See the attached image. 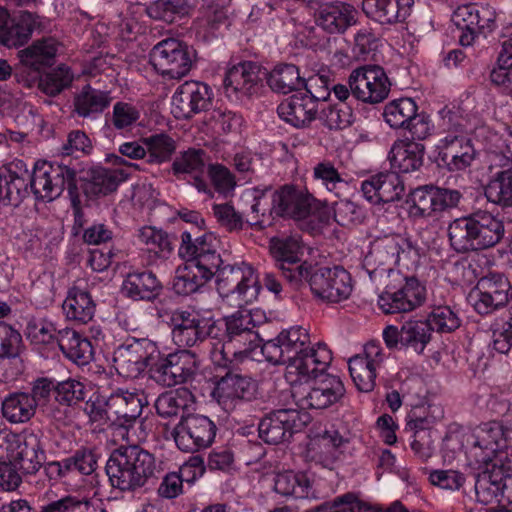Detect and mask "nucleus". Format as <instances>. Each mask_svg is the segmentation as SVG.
Wrapping results in <instances>:
<instances>
[{
  "instance_id": "nucleus-1",
  "label": "nucleus",
  "mask_w": 512,
  "mask_h": 512,
  "mask_svg": "<svg viewBox=\"0 0 512 512\" xmlns=\"http://www.w3.org/2000/svg\"><path fill=\"white\" fill-rule=\"evenodd\" d=\"M118 429L130 445L115 449L105 469L112 487L132 492L143 487L154 476V456L137 445L148 439L151 425L140 416L132 425L120 426Z\"/></svg>"
},
{
  "instance_id": "nucleus-2",
  "label": "nucleus",
  "mask_w": 512,
  "mask_h": 512,
  "mask_svg": "<svg viewBox=\"0 0 512 512\" xmlns=\"http://www.w3.org/2000/svg\"><path fill=\"white\" fill-rule=\"evenodd\" d=\"M510 428L499 421L482 423L473 430H459L449 433L443 448L454 454L464 450L468 465L488 464L501 459L508 460L503 452L507 447Z\"/></svg>"
},
{
  "instance_id": "nucleus-3",
  "label": "nucleus",
  "mask_w": 512,
  "mask_h": 512,
  "mask_svg": "<svg viewBox=\"0 0 512 512\" xmlns=\"http://www.w3.org/2000/svg\"><path fill=\"white\" fill-rule=\"evenodd\" d=\"M213 324L219 329L210 341V359L216 367L230 370L249 357L250 346L258 339L256 323L250 312H239Z\"/></svg>"
},
{
  "instance_id": "nucleus-4",
  "label": "nucleus",
  "mask_w": 512,
  "mask_h": 512,
  "mask_svg": "<svg viewBox=\"0 0 512 512\" xmlns=\"http://www.w3.org/2000/svg\"><path fill=\"white\" fill-rule=\"evenodd\" d=\"M452 248L460 253L495 246L504 236L502 220L486 211H479L452 221L448 226Z\"/></svg>"
},
{
  "instance_id": "nucleus-5",
  "label": "nucleus",
  "mask_w": 512,
  "mask_h": 512,
  "mask_svg": "<svg viewBox=\"0 0 512 512\" xmlns=\"http://www.w3.org/2000/svg\"><path fill=\"white\" fill-rule=\"evenodd\" d=\"M418 260V249L405 237L393 234L372 242L370 251L364 258V267L371 278L380 270L395 274L400 279L399 273H395L393 267L399 265L409 269Z\"/></svg>"
},
{
  "instance_id": "nucleus-6",
  "label": "nucleus",
  "mask_w": 512,
  "mask_h": 512,
  "mask_svg": "<svg viewBox=\"0 0 512 512\" xmlns=\"http://www.w3.org/2000/svg\"><path fill=\"white\" fill-rule=\"evenodd\" d=\"M215 275L217 291L230 306L243 308L257 300L261 284L251 265H220Z\"/></svg>"
},
{
  "instance_id": "nucleus-7",
  "label": "nucleus",
  "mask_w": 512,
  "mask_h": 512,
  "mask_svg": "<svg viewBox=\"0 0 512 512\" xmlns=\"http://www.w3.org/2000/svg\"><path fill=\"white\" fill-rule=\"evenodd\" d=\"M75 177V170L67 165L57 162H38L31 176V190L36 199L50 202L58 198L67 187L73 205H76V199L73 197L76 189Z\"/></svg>"
},
{
  "instance_id": "nucleus-8",
  "label": "nucleus",
  "mask_w": 512,
  "mask_h": 512,
  "mask_svg": "<svg viewBox=\"0 0 512 512\" xmlns=\"http://www.w3.org/2000/svg\"><path fill=\"white\" fill-rule=\"evenodd\" d=\"M270 251L283 278L293 288H300L312 265L307 261H301L303 256L301 239L298 236L272 238Z\"/></svg>"
},
{
  "instance_id": "nucleus-9",
  "label": "nucleus",
  "mask_w": 512,
  "mask_h": 512,
  "mask_svg": "<svg viewBox=\"0 0 512 512\" xmlns=\"http://www.w3.org/2000/svg\"><path fill=\"white\" fill-rule=\"evenodd\" d=\"M304 282H308L316 298L328 303H338L348 299L353 289L350 274L340 266L311 265Z\"/></svg>"
},
{
  "instance_id": "nucleus-10",
  "label": "nucleus",
  "mask_w": 512,
  "mask_h": 512,
  "mask_svg": "<svg viewBox=\"0 0 512 512\" xmlns=\"http://www.w3.org/2000/svg\"><path fill=\"white\" fill-rule=\"evenodd\" d=\"M195 51L186 43L167 38L157 43L151 52L155 69L163 76L180 79L186 76L195 60Z\"/></svg>"
},
{
  "instance_id": "nucleus-11",
  "label": "nucleus",
  "mask_w": 512,
  "mask_h": 512,
  "mask_svg": "<svg viewBox=\"0 0 512 512\" xmlns=\"http://www.w3.org/2000/svg\"><path fill=\"white\" fill-rule=\"evenodd\" d=\"M160 349L156 342L142 338L133 339L117 348L114 363L120 375L127 378L138 377L147 367H156Z\"/></svg>"
},
{
  "instance_id": "nucleus-12",
  "label": "nucleus",
  "mask_w": 512,
  "mask_h": 512,
  "mask_svg": "<svg viewBox=\"0 0 512 512\" xmlns=\"http://www.w3.org/2000/svg\"><path fill=\"white\" fill-rule=\"evenodd\" d=\"M171 335L178 347H193L206 338L208 345L217 337L218 325L213 321L201 317L195 311L175 310L170 318Z\"/></svg>"
},
{
  "instance_id": "nucleus-13",
  "label": "nucleus",
  "mask_w": 512,
  "mask_h": 512,
  "mask_svg": "<svg viewBox=\"0 0 512 512\" xmlns=\"http://www.w3.org/2000/svg\"><path fill=\"white\" fill-rule=\"evenodd\" d=\"M352 96L367 104H378L390 92L391 83L385 70L378 65H364L354 69L348 78Z\"/></svg>"
},
{
  "instance_id": "nucleus-14",
  "label": "nucleus",
  "mask_w": 512,
  "mask_h": 512,
  "mask_svg": "<svg viewBox=\"0 0 512 512\" xmlns=\"http://www.w3.org/2000/svg\"><path fill=\"white\" fill-rule=\"evenodd\" d=\"M345 392V386L340 377L326 374L316 378L307 388L301 386L293 388L292 395L303 409H326L339 403Z\"/></svg>"
},
{
  "instance_id": "nucleus-15",
  "label": "nucleus",
  "mask_w": 512,
  "mask_h": 512,
  "mask_svg": "<svg viewBox=\"0 0 512 512\" xmlns=\"http://www.w3.org/2000/svg\"><path fill=\"white\" fill-rule=\"evenodd\" d=\"M331 360V351L325 343L306 347L303 353L293 357L286 365L285 379L293 388L299 387L309 379L318 378V374L326 370Z\"/></svg>"
},
{
  "instance_id": "nucleus-16",
  "label": "nucleus",
  "mask_w": 512,
  "mask_h": 512,
  "mask_svg": "<svg viewBox=\"0 0 512 512\" xmlns=\"http://www.w3.org/2000/svg\"><path fill=\"white\" fill-rule=\"evenodd\" d=\"M216 425L207 416L182 415L172 435L176 446L183 452L194 453L209 447L216 436Z\"/></svg>"
},
{
  "instance_id": "nucleus-17",
  "label": "nucleus",
  "mask_w": 512,
  "mask_h": 512,
  "mask_svg": "<svg viewBox=\"0 0 512 512\" xmlns=\"http://www.w3.org/2000/svg\"><path fill=\"white\" fill-rule=\"evenodd\" d=\"M200 361L196 354L190 350H180L168 354L165 358L159 357L151 377L159 384L167 387L192 381L198 374Z\"/></svg>"
},
{
  "instance_id": "nucleus-18",
  "label": "nucleus",
  "mask_w": 512,
  "mask_h": 512,
  "mask_svg": "<svg viewBox=\"0 0 512 512\" xmlns=\"http://www.w3.org/2000/svg\"><path fill=\"white\" fill-rule=\"evenodd\" d=\"M217 244L218 240L212 233L193 236L192 231L186 229L181 233L178 253L186 262L215 275L223 262L217 252Z\"/></svg>"
},
{
  "instance_id": "nucleus-19",
  "label": "nucleus",
  "mask_w": 512,
  "mask_h": 512,
  "mask_svg": "<svg viewBox=\"0 0 512 512\" xmlns=\"http://www.w3.org/2000/svg\"><path fill=\"white\" fill-rule=\"evenodd\" d=\"M398 286L388 284L379 295L378 305L386 314L410 312L421 306L427 296L426 288L415 278L401 279Z\"/></svg>"
},
{
  "instance_id": "nucleus-20",
  "label": "nucleus",
  "mask_w": 512,
  "mask_h": 512,
  "mask_svg": "<svg viewBox=\"0 0 512 512\" xmlns=\"http://www.w3.org/2000/svg\"><path fill=\"white\" fill-rule=\"evenodd\" d=\"M512 297V286L507 277L490 273L479 279L471 298L473 306L481 315H487L504 307Z\"/></svg>"
},
{
  "instance_id": "nucleus-21",
  "label": "nucleus",
  "mask_w": 512,
  "mask_h": 512,
  "mask_svg": "<svg viewBox=\"0 0 512 512\" xmlns=\"http://www.w3.org/2000/svg\"><path fill=\"white\" fill-rule=\"evenodd\" d=\"M314 203L315 198L306 188L284 185L272 194L271 214L302 220L310 215Z\"/></svg>"
},
{
  "instance_id": "nucleus-22",
  "label": "nucleus",
  "mask_w": 512,
  "mask_h": 512,
  "mask_svg": "<svg viewBox=\"0 0 512 512\" xmlns=\"http://www.w3.org/2000/svg\"><path fill=\"white\" fill-rule=\"evenodd\" d=\"M211 88L202 82L186 81L172 96V113L176 118L187 119L194 114L205 111L211 104Z\"/></svg>"
},
{
  "instance_id": "nucleus-23",
  "label": "nucleus",
  "mask_w": 512,
  "mask_h": 512,
  "mask_svg": "<svg viewBox=\"0 0 512 512\" xmlns=\"http://www.w3.org/2000/svg\"><path fill=\"white\" fill-rule=\"evenodd\" d=\"M113 426H130L148 405L145 393L136 388H117L109 396Z\"/></svg>"
},
{
  "instance_id": "nucleus-24",
  "label": "nucleus",
  "mask_w": 512,
  "mask_h": 512,
  "mask_svg": "<svg viewBox=\"0 0 512 512\" xmlns=\"http://www.w3.org/2000/svg\"><path fill=\"white\" fill-rule=\"evenodd\" d=\"M319 97L306 87L283 100L277 112L279 117L296 128L308 126L315 120L319 110Z\"/></svg>"
},
{
  "instance_id": "nucleus-25",
  "label": "nucleus",
  "mask_w": 512,
  "mask_h": 512,
  "mask_svg": "<svg viewBox=\"0 0 512 512\" xmlns=\"http://www.w3.org/2000/svg\"><path fill=\"white\" fill-rule=\"evenodd\" d=\"M299 413L294 409H279L267 414L259 423L260 438L268 444L286 441L298 428Z\"/></svg>"
},
{
  "instance_id": "nucleus-26",
  "label": "nucleus",
  "mask_w": 512,
  "mask_h": 512,
  "mask_svg": "<svg viewBox=\"0 0 512 512\" xmlns=\"http://www.w3.org/2000/svg\"><path fill=\"white\" fill-rule=\"evenodd\" d=\"M439 156L449 171H462L475 159V149L466 134L457 131L441 140Z\"/></svg>"
},
{
  "instance_id": "nucleus-27",
  "label": "nucleus",
  "mask_w": 512,
  "mask_h": 512,
  "mask_svg": "<svg viewBox=\"0 0 512 512\" xmlns=\"http://www.w3.org/2000/svg\"><path fill=\"white\" fill-rule=\"evenodd\" d=\"M364 198L372 204L390 203L401 198L403 183L398 173H379L364 180L361 184Z\"/></svg>"
},
{
  "instance_id": "nucleus-28",
  "label": "nucleus",
  "mask_w": 512,
  "mask_h": 512,
  "mask_svg": "<svg viewBox=\"0 0 512 512\" xmlns=\"http://www.w3.org/2000/svg\"><path fill=\"white\" fill-rule=\"evenodd\" d=\"M260 66L251 61H245L232 66L224 78V90L227 97L239 100L251 95L259 80Z\"/></svg>"
},
{
  "instance_id": "nucleus-29",
  "label": "nucleus",
  "mask_w": 512,
  "mask_h": 512,
  "mask_svg": "<svg viewBox=\"0 0 512 512\" xmlns=\"http://www.w3.org/2000/svg\"><path fill=\"white\" fill-rule=\"evenodd\" d=\"M346 439L337 430H326L308 444L307 457L325 468L332 469L342 454Z\"/></svg>"
},
{
  "instance_id": "nucleus-30",
  "label": "nucleus",
  "mask_w": 512,
  "mask_h": 512,
  "mask_svg": "<svg viewBox=\"0 0 512 512\" xmlns=\"http://www.w3.org/2000/svg\"><path fill=\"white\" fill-rule=\"evenodd\" d=\"M414 0H363L362 9L382 25L401 23L410 15Z\"/></svg>"
},
{
  "instance_id": "nucleus-31",
  "label": "nucleus",
  "mask_w": 512,
  "mask_h": 512,
  "mask_svg": "<svg viewBox=\"0 0 512 512\" xmlns=\"http://www.w3.org/2000/svg\"><path fill=\"white\" fill-rule=\"evenodd\" d=\"M357 21L356 9L345 2L321 4L318 8L316 23L328 33H342Z\"/></svg>"
},
{
  "instance_id": "nucleus-32",
  "label": "nucleus",
  "mask_w": 512,
  "mask_h": 512,
  "mask_svg": "<svg viewBox=\"0 0 512 512\" xmlns=\"http://www.w3.org/2000/svg\"><path fill=\"white\" fill-rule=\"evenodd\" d=\"M482 470L476 476L475 495L476 500L484 505L495 501L501 502V479L503 478V463L501 459L495 462L479 465H470Z\"/></svg>"
},
{
  "instance_id": "nucleus-33",
  "label": "nucleus",
  "mask_w": 512,
  "mask_h": 512,
  "mask_svg": "<svg viewBox=\"0 0 512 512\" xmlns=\"http://www.w3.org/2000/svg\"><path fill=\"white\" fill-rule=\"evenodd\" d=\"M425 147L422 143L410 140H397L392 145L388 159L396 173H410L423 165Z\"/></svg>"
},
{
  "instance_id": "nucleus-34",
  "label": "nucleus",
  "mask_w": 512,
  "mask_h": 512,
  "mask_svg": "<svg viewBox=\"0 0 512 512\" xmlns=\"http://www.w3.org/2000/svg\"><path fill=\"white\" fill-rule=\"evenodd\" d=\"M27 171H14L10 164L0 170V205L19 206L28 194Z\"/></svg>"
},
{
  "instance_id": "nucleus-35",
  "label": "nucleus",
  "mask_w": 512,
  "mask_h": 512,
  "mask_svg": "<svg viewBox=\"0 0 512 512\" xmlns=\"http://www.w3.org/2000/svg\"><path fill=\"white\" fill-rule=\"evenodd\" d=\"M253 390L254 384L250 378L228 372L217 382L213 396L218 403L226 405L235 400L250 399Z\"/></svg>"
},
{
  "instance_id": "nucleus-36",
  "label": "nucleus",
  "mask_w": 512,
  "mask_h": 512,
  "mask_svg": "<svg viewBox=\"0 0 512 512\" xmlns=\"http://www.w3.org/2000/svg\"><path fill=\"white\" fill-rule=\"evenodd\" d=\"M59 42L52 38H42L34 41L30 46L18 52L20 63L36 69H44L55 62Z\"/></svg>"
},
{
  "instance_id": "nucleus-37",
  "label": "nucleus",
  "mask_w": 512,
  "mask_h": 512,
  "mask_svg": "<svg viewBox=\"0 0 512 512\" xmlns=\"http://www.w3.org/2000/svg\"><path fill=\"white\" fill-rule=\"evenodd\" d=\"M57 346L68 359L78 365L88 364L93 357L91 343L70 328L58 330Z\"/></svg>"
},
{
  "instance_id": "nucleus-38",
  "label": "nucleus",
  "mask_w": 512,
  "mask_h": 512,
  "mask_svg": "<svg viewBox=\"0 0 512 512\" xmlns=\"http://www.w3.org/2000/svg\"><path fill=\"white\" fill-rule=\"evenodd\" d=\"M95 302L90 293L79 287H72L62 304L63 312L68 320L86 324L95 314Z\"/></svg>"
},
{
  "instance_id": "nucleus-39",
  "label": "nucleus",
  "mask_w": 512,
  "mask_h": 512,
  "mask_svg": "<svg viewBox=\"0 0 512 512\" xmlns=\"http://www.w3.org/2000/svg\"><path fill=\"white\" fill-rule=\"evenodd\" d=\"M36 409L34 398L26 392L10 393L2 400L3 417L13 424L29 421L35 415Z\"/></svg>"
},
{
  "instance_id": "nucleus-40",
  "label": "nucleus",
  "mask_w": 512,
  "mask_h": 512,
  "mask_svg": "<svg viewBox=\"0 0 512 512\" xmlns=\"http://www.w3.org/2000/svg\"><path fill=\"white\" fill-rule=\"evenodd\" d=\"M160 288L161 284L152 272H133L123 281L122 293L133 300H151Z\"/></svg>"
},
{
  "instance_id": "nucleus-41",
  "label": "nucleus",
  "mask_w": 512,
  "mask_h": 512,
  "mask_svg": "<svg viewBox=\"0 0 512 512\" xmlns=\"http://www.w3.org/2000/svg\"><path fill=\"white\" fill-rule=\"evenodd\" d=\"M194 406V397L186 388L167 391L158 396L155 408L159 416L163 418L184 415Z\"/></svg>"
},
{
  "instance_id": "nucleus-42",
  "label": "nucleus",
  "mask_w": 512,
  "mask_h": 512,
  "mask_svg": "<svg viewBox=\"0 0 512 512\" xmlns=\"http://www.w3.org/2000/svg\"><path fill=\"white\" fill-rule=\"evenodd\" d=\"M39 512H107L104 502L95 497L65 495L41 507Z\"/></svg>"
},
{
  "instance_id": "nucleus-43",
  "label": "nucleus",
  "mask_w": 512,
  "mask_h": 512,
  "mask_svg": "<svg viewBox=\"0 0 512 512\" xmlns=\"http://www.w3.org/2000/svg\"><path fill=\"white\" fill-rule=\"evenodd\" d=\"M311 482L303 473L291 470L279 472L274 477V491L283 497H313Z\"/></svg>"
},
{
  "instance_id": "nucleus-44",
  "label": "nucleus",
  "mask_w": 512,
  "mask_h": 512,
  "mask_svg": "<svg viewBox=\"0 0 512 512\" xmlns=\"http://www.w3.org/2000/svg\"><path fill=\"white\" fill-rule=\"evenodd\" d=\"M39 25L38 18L33 13L24 11L13 18L8 29L2 34L0 44L11 48L24 45Z\"/></svg>"
},
{
  "instance_id": "nucleus-45",
  "label": "nucleus",
  "mask_w": 512,
  "mask_h": 512,
  "mask_svg": "<svg viewBox=\"0 0 512 512\" xmlns=\"http://www.w3.org/2000/svg\"><path fill=\"white\" fill-rule=\"evenodd\" d=\"M268 86L277 93L288 94L306 87V80L300 76L297 66L283 64L276 66L267 77Z\"/></svg>"
},
{
  "instance_id": "nucleus-46",
  "label": "nucleus",
  "mask_w": 512,
  "mask_h": 512,
  "mask_svg": "<svg viewBox=\"0 0 512 512\" xmlns=\"http://www.w3.org/2000/svg\"><path fill=\"white\" fill-rule=\"evenodd\" d=\"M214 275L188 262L179 266L173 280V290L178 295H190L197 292Z\"/></svg>"
},
{
  "instance_id": "nucleus-47",
  "label": "nucleus",
  "mask_w": 512,
  "mask_h": 512,
  "mask_svg": "<svg viewBox=\"0 0 512 512\" xmlns=\"http://www.w3.org/2000/svg\"><path fill=\"white\" fill-rule=\"evenodd\" d=\"M490 203L502 208L512 207V167L494 173L484 190Z\"/></svg>"
},
{
  "instance_id": "nucleus-48",
  "label": "nucleus",
  "mask_w": 512,
  "mask_h": 512,
  "mask_svg": "<svg viewBox=\"0 0 512 512\" xmlns=\"http://www.w3.org/2000/svg\"><path fill=\"white\" fill-rule=\"evenodd\" d=\"M109 104V94L90 85L84 86L74 98L75 111L84 118L101 114Z\"/></svg>"
},
{
  "instance_id": "nucleus-49",
  "label": "nucleus",
  "mask_w": 512,
  "mask_h": 512,
  "mask_svg": "<svg viewBox=\"0 0 512 512\" xmlns=\"http://www.w3.org/2000/svg\"><path fill=\"white\" fill-rule=\"evenodd\" d=\"M129 177L126 170H111L97 167L91 170V178L85 191L92 195H106L117 189L118 185Z\"/></svg>"
},
{
  "instance_id": "nucleus-50",
  "label": "nucleus",
  "mask_w": 512,
  "mask_h": 512,
  "mask_svg": "<svg viewBox=\"0 0 512 512\" xmlns=\"http://www.w3.org/2000/svg\"><path fill=\"white\" fill-rule=\"evenodd\" d=\"M190 12L188 0H155L146 7L147 15L171 24L185 18Z\"/></svg>"
},
{
  "instance_id": "nucleus-51",
  "label": "nucleus",
  "mask_w": 512,
  "mask_h": 512,
  "mask_svg": "<svg viewBox=\"0 0 512 512\" xmlns=\"http://www.w3.org/2000/svg\"><path fill=\"white\" fill-rule=\"evenodd\" d=\"M418 107L411 98H399L388 102L383 109L384 121L393 129L405 128L415 116Z\"/></svg>"
},
{
  "instance_id": "nucleus-52",
  "label": "nucleus",
  "mask_w": 512,
  "mask_h": 512,
  "mask_svg": "<svg viewBox=\"0 0 512 512\" xmlns=\"http://www.w3.org/2000/svg\"><path fill=\"white\" fill-rule=\"evenodd\" d=\"M480 10L481 6L463 5L454 11L452 21L461 31V34L459 35V42L462 46H469L472 44L476 36V20L479 18Z\"/></svg>"
},
{
  "instance_id": "nucleus-53",
  "label": "nucleus",
  "mask_w": 512,
  "mask_h": 512,
  "mask_svg": "<svg viewBox=\"0 0 512 512\" xmlns=\"http://www.w3.org/2000/svg\"><path fill=\"white\" fill-rule=\"evenodd\" d=\"M96 464V458L91 451H82L62 461L50 463L49 470L59 477L65 476L69 472L89 475L95 470Z\"/></svg>"
},
{
  "instance_id": "nucleus-54",
  "label": "nucleus",
  "mask_w": 512,
  "mask_h": 512,
  "mask_svg": "<svg viewBox=\"0 0 512 512\" xmlns=\"http://www.w3.org/2000/svg\"><path fill=\"white\" fill-rule=\"evenodd\" d=\"M434 186L414 189L408 199L409 214L414 218H430L436 214Z\"/></svg>"
},
{
  "instance_id": "nucleus-55",
  "label": "nucleus",
  "mask_w": 512,
  "mask_h": 512,
  "mask_svg": "<svg viewBox=\"0 0 512 512\" xmlns=\"http://www.w3.org/2000/svg\"><path fill=\"white\" fill-rule=\"evenodd\" d=\"M148 153V162L161 164L171 159L176 150V143L172 137L165 133L154 134L143 139Z\"/></svg>"
},
{
  "instance_id": "nucleus-56",
  "label": "nucleus",
  "mask_w": 512,
  "mask_h": 512,
  "mask_svg": "<svg viewBox=\"0 0 512 512\" xmlns=\"http://www.w3.org/2000/svg\"><path fill=\"white\" fill-rule=\"evenodd\" d=\"M432 331L427 321H407L402 325V346L422 353L431 340Z\"/></svg>"
},
{
  "instance_id": "nucleus-57",
  "label": "nucleus",
  "mask_w": 512,
  "mask_h": 512,
  "mask_svg": "<svg viewBox=\"0 0 512 512\" xmlns=\"http://www.w3.org/2000/svg\"><path fill=\"white\" fill-rule=\"evenodd\" d=\"M277 342L281 344L288 357V362H290L293 357L303 353V350L310 343V337L306 329L301 326H295L282 330L277 335Z\"/></svg>"
},
{
  "instance_id": "nucleus-58",
  "label": "nucleus",
  "mask_w": 512,
  "mask_h": 512,
  "mask_svg": "<svg viewBox=\"0 0 512 512\" xmlns=\"http://www.w3.org/2000/svg\"><path fill=\"white\" fill-rule=\"evenodd\" d=\"M270 188L260 189L251 188L245 190L243 198L246 202H251L250 214L247 215V223L252 226L264 227V218L267 212L271 213L270 203L266 197L267 192Z\"/></svg>"
},
{
  "instance_id": "nucleus-59",
  "label": "nucleus",
  "mask_w": 512,
  "mask_h": 512,
  "mask_svg": "<svg viewBox=\"0 0 512 512\" xmlns=\"http://www.w3.org/2000/svg\"><path fill=\"white\" fill-rule=\"evenodd\" d=\"M29 442L38 444L40 435L33 431H24L22 433L9 432L4 436V445L7 457L14 465L23 458L30 450Z\"/></svg>"
},
{
  "instance_id": "nucleus-60",
  "label": "nucleus",
  "mask_w": 512,
  "mask_h": 512,
  "mask_svg": "<svg viewBox=\"0 0 512 512\" xmlns=\"http://www.w3.org/2000/svg\"><path fill=\"white\" fill-rule=\"evenodd\" d=\"M74 79L69 67L60 65L50 72L42 75L39 90L48 96H56L68 88Z\"/></svg>"
},
{
  "instance_id": "nucleus-61",
  "label": "nucleus",
  "mask_w": 512,
  "mask_h": 512,
  "mask_svg": "<svg viewBox=\"0 0 512 512\" xmlns=\"http://www.w3.org/2000/svg\"><path fill=\"white\" fill-rule=\"evenodd\" d=\"M322 123L329 129H344L353 122V111L345 102L327 104L320 111Z\"/></svg>"
},
{
  "instance_id": "nucleus-62",
  "label": "nucleus",
  "mask_w": 512,
  "mask_h": 512,
  "mask_svg": "<svg viewBox=\"0 0 512 512\" xmlns=\"http://www.w3.org/2000/svg\"><path fill=\"white\" fill-rule=\"evenodd\" d=\"M426 321L438 333H450L460 326L458 315L448 305L432 307Z\"/></svg>"
},
{
  "instance_id": "nucleus-63",
  "label": "nucleus",
  "mask_w": 512,
  "mask_h": 512,
  "mask_svg": "<svg viewBox=\"0 0 512 512\" xmlns=\"http://www.w3.org/2000/svg\"><path fill=\"white\" fill-rule=\"evenodd\" d=\"M350 375L358 388L362 392H370L375 387L377 371L362 358L354 356L349 360Z\"/></svg>"
},
{
  "instance_id": "nucleus-64",
  "label": "nucleus",
  "mask_w": 512,
  "mask_h": 512,
  "mask_svg": "<svg viewBox=\"0 0 512 512\" xmlns=\"http://www.w3.org/2000/svg\"><path fill=\"white\" fill-rule=\"evenodd\" d=\"M57 333L55 325L45 319L30 321L26 327V336L35 345L57 346Z\"/></svg>"
}]
</instances>
